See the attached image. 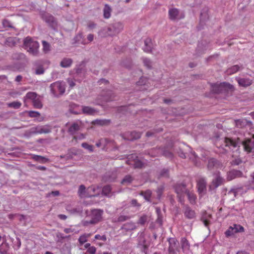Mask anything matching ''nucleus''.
Returning a JSON list of instances; mask_svg holds the SVG:
<instances>
[{
  "instance_id": "nucleus-26",
  "label": "nucleus",
  "mask_w": 254,
  "mask_h": 254,
  "mask_svg": "<svg viewBox=\"0 0 254 254\" xmlns=\"http://www.w3.org/2000/svg\"><path fill=\"white\" fill-rule=\"evenodd\" d=\"M32 158L36 161L40 162L41 163H46L49 161V159L43 156L33 155Z\"/></svg>"
},
{
  "instance_id": "nucleus-44",
  "label": "nucleus",
  "mask_w": 254,
  "mask_h": 254,
  "mask_svg": "<svg viewBox=\"0 0 254 254\" xmlns=\"http://www.w3.org/2000/svg\"><path fill=\"white\" fill-rule=\"evenodd\" d=\"M141 194L144 196V198L146 200L149 201V199H150V198L151 197V192L150 190H146V191H145L144 192H142L141 193Z\"/></svg>"
},
{
  "instance_id": "nucleus-14",
  "label": "nucleus",
  "mask_w": 254,
  "mask_h": 254,
  "mask_svg": "<svg viewBox=\"0 0 254 254\" xmlns=\"http://www.w3.org/2000/svg\"><path fill=\"white\" fill-rule=\"evenodd\" d=\"M206 181L203 178H200L197 181V186L198 191L201 195L204 193L206 190Z\"/></svg>"
},
{
  "instance_id": "nucleus-22",
  "label": "nucleus",
  "mask_w": 254,
  "mask_h": 254,
  "mask_svg": "<svg viewBox=\"0 0 254 254\" xmlns=\"http://www.w3.org/2000/svg\"><path fill=\"white\" fill-rule=\"evenodd\" d=\"M211 215L205 212L201 217V220L206 227H208L211 219Z\"/></svg>"
},
{
  "instance_id": "nucleus-24",
  "label": "nucleus",
  "mask_w": 254,
  "mask_h": 254,
  "mask_svg": "<svg viewBox=\"0 0 254 254\" xmlns=\"http://www.w3.org/2000/svg\"><path fill=\"white\" fill-rule=\"evenodd\" d=\"M185 215L186 217H187L189 219H192L195 217V212L190 209V208L187 207L186 209L185 212Z\"/></svg>"
},
{
  "instance_id": "nucleus-62",
  "label": "nucleus",
  "mask_w": 254,
  "mask_h": 254,
  "mask_svg": "<svg viewBox=\"0 0 254 254\" xmlns=\"http://www.w3.org/2000/svg\"><path fill=\"white\" fill-rule=\"evenodd\" d=\"M162 189H163L162 188H161V189L159 188L158 190L157 193H158V194L159 197L161 195V192L162 191Z\"/></svg>"
},
{
  "instance_id": "nucleus-1",
  "label": "nucleus",
  "mask_w": 254,
  "mask_h": 254,
  "mask_svg": "<svg viewBox=\"0 0 254 254\" xmlns=\"http://www.w3.org/2000/svg\"><path fill=\"white\" fill-rule=\"evenodd\" d=\"M23 46L24 49L32 55H38L39 44L38 42L33 40L31 37H27L24 40Z\"/></svg>"
},
{
  "instance_id": "nucleus-58",
  "label": "nucleus",
  "mask_w": 254,
  "mask_h": 254,
  "mask_svg": "<svg viewBox=\"0 0 254 254\" xmlns=\"http://www.w3.org/2000/svg\"><path fill=\"white\" fill-rule=\"evenodd\" d=\"M67 81L70 87H72L74 86L75 84L72 80L68 79Z\"/></svg>"
},
{
  "instance_id": "nucleus-40",
  "label": "nucleus",
  "mask_w": 254,
  "mask_h": 254,
  "mask_svg": "<svg viewBox=\"0 0 254 254\" xmlns=\"http://www.w3.org/2000/svg\"><path fill=\"white\" fill-rule=\"evenodd\" d=\"M225 84H227L226 83H220L219 84L216 83V84H214L213 86H212V87H213V91H214V92L215 93H218L220 92V90L219 89H217V88L220 87H222V86H224Z\"/></svg>"
},
{
  "instance_id": "nucleus-50",
  "label": "nucleus",
  "mask_w": 254,
  "mask_h": 254,
  "mask_svg": "<svg viewBox=\"0 0 254 254\" xmlns=\"http://www.w3.org/2000/svg\"><path fill=\"white\" fill-rule=\"evenodd\" d=\"M95 239L97 240H100L103 241H106V237L105 235H96L95 236Z\"/></svg>"
},
{
  "instance_id": "nucleus-43",
  "label": "nucleus",
  "mask_w": 254,
  "mask_h": 254,
  "mask_svg": "<svg viewBox=\"0 0 254 254\" xmlns=\"http://www.w3.org/2000/svg\"><path fill=\"white\" fill-rule=\"evenodd\" d=\"M42 44L43 47V51L45 52H48L50 50V44L46 42L45 41H42Z\"/></svg>"
},
{
  "instance_id": "nucleus-60",
  "label": "nucleus",
  "mask_w": 254,
  "mask_h": 254,
  "mask_svg": "<svg viewBox=\"0 0 254 254\" xmlns=\"http://www.w3.org/2000/svg\"><path fill=\"white\" fill-rule=\"evenodd\" d=\"M37 169L41 170V171H45L46 170V168L44 166H39L37 167Z\"/></svg>"
},
{
  "instance_id": "nucleus-39",
  "label": "nucleus",
  "mask_w": 254,
  "mask_h": 254,
  "mask_svg": "<svg viewBox=\"0 0 254 254\" xmlns=\"http://www.w3.org/2000/svg\"><path fill=\"white\" fill-rule=\"evenodd\" d=\"M132 179L130 176H126L122 181V184L123 185H128L130 184Z\"/></svg>"
},
{
  "instance_id": "nucleus-6",
  "label": "nucleus",
  "mask_w": 254,
  "mask_h": 254,
  "mask_svg": "<svg viewBox=\"0 0 254 254\" xmlns=\"http://www.w3.org/2000/svg\"><path fill=\"white\" fill-rule=\"evenodd\" d=\"M77 109L74 110L71 112L75 114H79L83 113L85 114L92 115L96 113V111L93 108L88 106H79L76 105Z\"/></svg>"
},
{
  "instance_id": "nucleus-18",
  "label": "nucleus",
  "mask_w": 254,
  "mask_h": 254,
  "mask_svg": "<svg viewBox=\"0 0 254 254\" xmlns=\"http://www.w3.org/2000/svg\"><path fill=\"white\" fill-rule=\"evenodd\" d=\"M220 165V163H218L214 158L210 159L208 161V168L209 170L212 169L213 168H217Z\"/></svg>"
},
{
  "instance_id": "nucleus-28",
  "label": "nucleus",
  "mask_w": 254,
  "mask_h": 254,
  "mask_svg": "<svg viewBox=\"0 0 254 254\" xmlns=\"http://www.w3.org/2000/svg\"><path fill=\"white\" fill-rule=\"evenodd\" d=\"M181 245H182V248L184 252L189 250V248H190V245H189V243L188 240L186 238H183L182 239Z\"/></svg>"
},
{
  "instance_id": "nucleus-29",
  "label": "nucleus",
  "mask_w": 254,
  "mask_h": 254,
  "mask_svg": "<svg viewBox=\"0 0 254 254\" xmlns=\"http://www.w3.org/2000/svg\"><path fill=\"white\" fill-rule=\"evenodd\" d=\"M91 236L90 234H84L80 236L78 242L80 245H83L87 242L88 239Z\"/></svg>"
},
{
  "instance_id": "nucleus-8",
  "label": "nucleus",
  "mask_w": 254,
  "mask_h": 254,
  "mask_svg": "<svg viewBox=\"0 0 254 254\" xmlns=\"http://www.w3.org/2000/svg\"><path fill=\"white\" fill-rule=\"evenodd\" d=\"M127 163L133 165L135 168H141L143 166V163L137 158L135 154H131L128 156Z\"/></svg>"
},
{
  "instance_id": "nucleus-36",
  "label": "nucleus",
  "mask_w": 254,
  "mask_h": 254,
  "mask_svg": "<svg viewBox=\"0 0 254 254\" xmlns=\"http://www.w3.org/2000/svg\"><path fill=\"white\" fill-rule=\"evenodd\" d=\"M78 193L81 197H86V191H85V188L84 186L81 185L80 186Z\"/></svg>"
},
{
  "instance_id": "nucleus-34",
  "label": "nucleus",
  "mask_w": 254,
  "mask_h": 254,
  "mask_svg": "<svg viewBox=\"0 0 254 254\" xmlns=\"http://www.w3.org/2000/svg\"><path fill=\"white\" fill-rule=\"evenodd\" d=\"M130 134L131 136L127 138L128 140L136 139L140 138L141 136V134L139 132L136 131L131 132Z\"/></svg>"
},
{
  "instance_id": "nucleus-23",
  "label": "nucleus",
  "mask_w": 254,
  "mask_h": 254,
  "mask_svg": "<svg viewBox=\"0 0 254 254\" xmlns=\"http://www.w3.org/2000/svg\"><path fill=\"white\" fill-rule=\"evenodd\" d=\"M74 43L85 45L87 44L81 33H79L74 38Z\"/></svg>"
},
{
  "instance_id": "nucleus-35",
  "label": "nucleus",
  "mask_w": 254,
  "mask_h": 254,
  "mask_svg": "<svg viewBox=\"0 0 254 254\" xmlns=\"http://www.w3.org/2000/svg\"><path fill=\"white\" fill-rule=\"evenodd\" d=\"M50 129L47 127H41L39 128H37L36 132L38 133H47L50 132Z\"/></svg>"
},
{
  "instance_id": "nucleus-4",
  "label": "nucleus",
  "mask_w": 254,
  "mask_h": 254,
  "mask_svg": "<svg viewBox=\"0 0 254 254\" xmlns=\"http://www.w3.org/2000/svg\"><path fill=\"white\" fill-rule=\"evenodd\" d=\"M225 146L231 149L234 153L232 155V157H237L239 156V145L240 142L239 141H236L229 138H226L224 140Z\"/></svg>"
},
{
  "instance_id": "nucleus-37",
  "label": "nucleus",
  "mask_w": 254,
  "mask_h": 254,
  "mask_svg": "<svg viewBox=\"0 0 254 254\" xmlns=\"http://www.w3.org/2000/svg\"><path fill=\"white\" fill-rule=\"evenodd\" d=\"M111 188L109 186H105L102 189V193L107 196H110Z\"/></svg>"
},
{
  "instance_id": "nucleus-15",
  "label": "nucleus",
  "mask_w": 254,
  "mask_h": 254,
  "mask_svg": "<svg viewBox=\"0 0 254 254\" xmlns=\"http://www.w3.org/2000/svg\"><path fill=\"white\" fill-rule=\"evenodd\" d=\"M152 42L150 38H146L144 40V46L143 48V50L145 52H150L151 51L152 49Z\"/></svg>"
},
{
  "instance_id": "nucleus-5",
  "label": "nucleus",
  "mask_w": 254,
  "mask_h": 254,
  "mask_svg": "<svg viewBox=\"0 0 254 254\" xmlns=\"http://www.w3.org/2000/svg\"><path fill=\"white\" fill-rule=\"evenodd\" d=\"M103 211L100 209H94L91 211L90 216L91 220L89 222L85 221L84 225L88 223L95 224L100 221L102 219Z\"/></svg>"
},
{
  "instance_id": "nucleus-3",
  "label": "nucleus",
  "mask_w": 254,
  "mask_h": 254,
  "mask_svg": "<svg viewBox=\"0 0 254 254\" xmlns=\"http://www.w3.org/2000/svg\"><path fill=\"white\" fill-rule=\"evenodd\" d=\"M176 192L178 195L181 201L185 195L188 196V199H189L191 203H194L195 200V196L192 192L187 191L186 186L184 185H179L176 188Z\"/></svg>"
},
{
  "instance_id": "nucleus-46",
  "label": "nucleus",
  "mask_w": 254,
  "mask_h": 254,
  "mask_svg": "<svg viewBox=\"0 0 254 254\" xmlns=\"http://www.w3.org/2000/svg\"><path fill=\"white\" fill-rule=\"evenodd\" d=\"M2 23L3 26L5 28H12V24L11 23V22L10 21H9L7 20L4 19L2 21Z\"/></svg>"
},
{
  "instance_id": "nucleus-30",
  "label": "nucleus",
  "mask_w": 254,
  "mask_h": 254,
  "mask_svg": "<svg viewBox=\"0 0 254 254\" xmlns=\"http://www.w3.org/2000/svg\"><path fill=\"white\" fill-rule=\"evenodd\" d=\"M38 97V95L33 92H29L26 95L25 98L32 100V102Z\"/></svg>"
},
{
  "instance_id": "nucleus-17",
  "label": "nucleus",
  "mask_w": 254,
  "mask_h": 254,
  "mask_svg": "<svg viewBox=\"0 0 254 254\" xmlns=\"http://www.w3.org/2000/svg\"><path fill=\"white\" fill-rule=\"evenodd\" d=\"M242 175V173L237 170H232L229 172L228 174V179L231 180L235 178L236 177H240Z\"/></svg>"
},
{
  "instance_id": "nucleus-56",
  "label": "nucleus",
  "mask_w": 254,
  "mask_h": 254,
  "mask_svg": "<svg viewBox=\"0 0 254 254\" xmlns=\"http://www.w3.org/2000/svg\"><path fill=\"white\" fill-rule=\"evenodd\" d=\"M95 122L96 123V124L101 125H103L105 124V121L103 120H96Z\"/></svg>"
},
{
  "instance_id": "nucleus-52",
  "label": "nucleus",
  "mask_w": 254,
  "mask_h": 254,
  "mask_svg": "<svg viewBox=\"0 0 254 254\" xmlns=\"http://www.w3.org/2000/svg\"><path fill=\"white\" fill-rule=\"evenodd\" d=\"M44 72V69L42 67H39L36 70V74H43Z\"/></svg>"
},
{
  "instance_id": "nucleus-11",
  "label": "nucleus",
  "mask_w": 254,
  "mask_h": 254,
  "mask_svg": "<svg viewBox=\"0 0 254 254\" xmlns=\"http://www.w3.org/2000/svg\"><path fill=\"white\" fill-rule=\"evenodd\" d=\"M242 145L246 151L248 152L252 151V150L254 149V134H253L252 138L243 142Z\"/></svg>"
},
{
  "instance_id": "nucleus-54",
  "label": "nucleus",
  "mask_w": 254,
  "mask_h": 254,
  "mask_svg": "<svg viewBox=\"0 0 254 254\" xmlns=\"http://www.w3.org/2000/svg\"><path fill=\"white\" fill-rule=\"evenodd\" d=\"M0 254H7V250H3V246L2 245H1L0 246Z\"/></svg>"
},
{
  "instance_id": "nucleus-49",
  "label": "nucleus",
  "mask_w": 254,
  "mask_h": 254,
  "mask_svg": "<svg viewBox=\"0 0 254 254\" xmlns=\"http://www.w3.org/2000/svg\"><path fill=\"white\" fill-rule=\"evenodd\" d=\"M73 138L76 140H82L85 138V135L82 133H80L79 134L74 135Z\"/></svg>"
},
{
  "instance_id": "nucleus-7",
  "label": "nucleus",
  "mask_w": 254,
  "mask_h": 254,
  "mask_svg": "<svg viewBox=\"0 0 254 254\" xmlns=\"http://www.w3.org/2000/svg\"><path fill=\"white\" fill-rule=\"evenodd\" d=\"M51 91L55 96L62 95L64 93V87L62 82H56L51 85Z\"/></svg>"
},
{
  "instance_id": "nucleus-16",
  "label": "nucleus",
  "mask_w": 254,
  "mask_h": 254,
  "mask_svg": "<svg viewBox=\"0 0 254 254\" xmlns=\"http://www.w3.org/2000/svg\"><path fill=\"white\" fill-rule=\"evenodd\" d=\"M28 115L31 118H38L37 119L38 122H42L44 120V117L40 116V114L39 112L37 111H29L27 112Z\"/></svg>"
},
{
  "instance_id": "nucleus-20",
  "label": "nucleus",
  "mask_w": 254,
  "mask_h": 254,
  "mask_svg": "<svg viewBox=\"0 0 254 254\" xmlns=\"http://www.w3.org/2000/svg\"><path fill=\"white\" fill-rule=\"evenodd\" d=\"M237 81L239 84L242 86H248L252 84L251 80L246 78H238Z\"/></svg>"
},
{
  "instance_id": "nucleus-63",
  "label": "nucleus",
  "mask_w": 254,
  "mask_h": 254,
  "mask_svg": "<svg viewBox=\"0 0 254 254\" xmlns=\"http://www.w3.org/2000/svg\"><path fill=\"white\" fill-rule=\"evenodd\" d=\"M192 156L190 157V158L192 159H196V155L194 152H191Z\"/></svg>"
},
{
  "instance_id": "nucleus-10",
  "label": "nucleus",
  "mask_w": 254,
  "mask_h": 254,
  "mask_svg": "<svg viewBox=\"0 0 254 254\" xmlns=\"http://www.w3.org/2000/svg\"><path fill=\"white\" fill-rule=\"evenodd\" d=\"M169 243V252L170 254H175L176 251H178L179 243L175 238H170L168 240Z\"/></svg>"
},
{
  "instance_id": "nucleus-45",
  "label": "nucleus",
  "mask_w": 254,
  "mask_h": 254,
  "mask_svg": "<svg viewBox=\"0 0 254 254\" xmlns=\"http://www.w3.org/2000/svg\"><path fill=\"white\" fill-rule=\"evenodd\" d=\"M81 145L83 148L88 150L90 152H92L93 151V146L91 145H89L88 143L84 142L82 143Z\"/></svg>"
},
{
  "instance_id": "nucleus-48",
  "label": "nucleus",
  "mask_w": 254,
  "mask_h": 254,
  "mask_svg": "<svg viewBox=\"0 0 254 254\" xmlns=\"http://www.w3.org/2000/svg\"><path fill=\"white\" fill-rule=\"evenodd\" d=\"M96 252V249L95 247L91 246L87 249V252L90 254H95Z\"/></svg>"
},
{
  "instance_id": "nucleus-13",
  "label": "nucleus",
  "mask_w": 254,
  "mask_h": 254,
  "mask_svg": "<svg viewBox=\"0 0 254 254\" xmlns=\"http://www.w3.org/2000/svg\"><path fill=\"white\" fill-rule=\"evenodd\" d=\"M222 182L223 179L219 175H216L214 178L213 179L211 184L209 186V189L211 190L216 189L222 183Z\"/></svg>"
},
{
  "instance_id": "nucleus-25",
  "label": "nucleus",
  "mask_w": 254,
  "mask_h": 254,
  "mask_svg": "<svg viewBox=\"0 0 254 254\" xmlns=\"http://www.w3.org/2000/svg\"><path fill=\"white\" fill-rule=\"evenodd\" d=\"M123 228L127 231L132 230L136 228V225L132 222H128L123 225Z\"/></svg>"
},
{
  "instance_id": "nucleus-55",
  "label": "nucleus",
  "mask_w": 254,
  "mask_h": 254,
  "mask_svg": "<svg viewBox=\"0 0 254 254\" xmlns=\"http://www.w3.org/2000/svg\"><path fill=\"white\" fill-rule=\"evenodd\" d=\"M94 36L92 34H89L87 36V40L89 42H91L93 40Z\"/></svg>"
},
{
  "instance_id": "nucleus-9",
  "label": "nucleus",
  "mask_w": 254,
  "mask_h": 254,
  "mask_svg": "<svg viewBox=\"0 0 254 254\" xmlns=\"http://www.w3.org/2000/svg\"><path fill=\"white\" fill-rule=\"evenodd\" d=\"M244 228L240 225L234 224L230 226L229 228L226 231L225 235L227 236H230L237 232H243Z\"/></svg>"
},
{
  "instance_id": "nucleus-61",
  "label": "nucleus",
  "mask_w": 254,
  "mask_h": 254,
  "mask_svg": "<svg viewBox=\"0 0 254 254\" xmlns=\"http://www.w3.org/2000/svg\"><path fill=\"white\" fill-rule=\"evenodd\" d=\"M236 254H250L248 252L245 251H240Z\"/></svg>"
},
{
  "instance_id": "nucleus-21",
  "label": "nucleus",
  "mask_w": 254,
  "mask_h": 254,
  "mask_svg": "<svg viewBox=\"0 0 254 254\" xmlns=\"http://www.w3.org/2000/svg\"><path fill=\"white\" fill-rule=\"evenodd\" d=\"M80 123H74L72 124L69 128V131L72 134H74L76 131L80 128Z\"/></svg>"
},
{
  "instance_id": "nucleus-31",
  "label": "nucleus",
  "mask_w": 254,
  "mask_h": 254,
  "mask_svg": "<svg viewBox=\"0 0 254 254\" xmlns=\"http://www.w3.org/2000/svg\"><path fill=\"white\" fill-rule=\"evenodd\" d=\"M8 107L13 108L14 109H19L21 106V103L18 101H14L7 104Z\"/></svg>"
},
{
  "instance_id": "nucleus-12",
  "label": "nucleus",
  "mask_w": 254,
  "mask_h": 254,
  "mask_svg": "<svg viewBox=\"0 0 254 254\" xmlns=\"http://www.w3.org/2000/svg\"><path fill=\"white\" fill-rule=\"evenodd\" d=\"M101 191V189L98 187L91 186L86 190V197H92L98 195Z\"/></svg>"
},
{
  "instance_id": "nucleus-2",
  "label": "nucleus",
  "mask_w": 254,
  "mask_h": 254,
  "mask_svg": "<svg viewBox=\"0 0 254 254\" xmlns=\"http://www.w3.org/2000/svg\"><path fill=\"white\" fill-rule=\"evenodd\" d=\"M123 29V25L121 23H115L111 27L105 28L99 32L101 37L113 36L119 33Z\"/></svg>"
},
{
  "instance_id": "nucleus-51",
  "label": "nucleus",
  "mask_w": 254,
  "mask_h": 254,
  "mask_svg": "<svg viewBox=\"0 0 254 254\" xmlns=\"http://www.w3.org/2000/svg\"><path fill=\"white\" fill-rule=\"evenodd\" d=\"M72 64V60L70 59H64V67L69 66Z\"/></svg>"
},
{
  "instance_id": "nucleus-59",
  "label": "nucleus",
  "mask_w": 254,
  "mask_h": 254,
  "mask_svg": "<svg viewBox=\"0 0 254 254\" xmlns=\"http://www.w3.org/2000/svg\"><path fill=\"white\" fill-rule=\"evenodd\" d=\"M22 79V76H21V75H17V76L16 77L15 81H16V82H20V81H21Z\"/></svg>"
},
{
  "instance_id": "nucleus-57",
  "label": "nucleus",
  "mask_w": 254,
  "mask_h": 254,
  "mask_svg": "<svg viewBox=\"0 0 254 254\" xmlns=\"http://www.w3.org/2000/svg\"><path fill=\"white\" fill-rule=\"evenodd\" d=\"M164 155L168 157H170V158L173 156L172 154L169 152H164Z\"/></svg>"
},
{
  "instance_id": "nucleus-41",
  "label": "nucleus",
  "mask_w": 254,
  "mask_h": 254,
  "mask_svg": "<svg viewBox=\"0 0 254 254\" xmlns=\"http://www.w3.org/2000/svg\"><path fill=\"white\" fill-rule=\"evenodd\" d=\"M143 62L144 65L148 68H150L152 67V62L150 60L147 58L143 59Z\"/></svg>"
},
{
  "instance_id": "nucleus-27",
  "label": "nucleus",
  "mask_w": 254,
  "mask_h": 254,
  "mask_svg": "<svg viewBox=\"0 0 254 254\" xmlns=\"http://www.w3.org/2000/svg\"><path fill=\"white\" fill-rule=\"evenodd\" d=\"M240 68L241 67L238 65H235L229 68L227 70L226 72L228 74H232L239 71Z\"/></svg>"
},
{
  "instance_id": "nucleus-32",
  "label": "nucleus",
  "mask_w": 254,
  "mask_h": 254,
  "mask_svg": "<svg viewBox=\"0 0 254 254\" xmlns=\"http://www.w3.org/2000/svg\"><path fill=\"white\" fill-rule=\"evenodd\" d=\"M33 104L35 108L40 109L42 107V104L41 102L39 96L33 101Z\"/></svg>"
},
{
  "instance_id": "nucleus-53",
  "label": "nucleus",
  "mask_w": 254,
  "mask_h": 254,
  "mask_svg": "<svg viewBox=\"0 0 254 254\" xmlns=\"http://www.w3.org/2000/svg\"><path fill=\"white\" fill-rule=\"evenodd\" d=\"M127 218H128V217L126 216L121 215L118 218V221H121V222L124 221L126 220Z\"/></svg>"
},
{
  "instance_id": "nucleus-19",
  "label": "nucleus",
  "mask_w": 254,
  "mask_h": 254,
  "mask_svg": "<svg viewBox=\"0 0 254 254\" xmlns=\"http://www.w3.org/2000/svg\"><path fill=\"white\" fill-rule=\"evenodd\" d=\"M44 20L46 21L49 25L53 28H55L57 24L56 21L54 19V17H43Z\"/></svg>"
},
{
  "instance_id": "nucleus-64",
  "label": "nucleus",
  "mask_w": 254,
  "mask_h": 254,
  "mask_svg": "<svg viewBox=\"0 0 254 254\" xmlns=\"http://www.w3.org/2000/svg\"><path fill=\"white\" fill-rule=\"evenodd\" d=\"M95 26V25L94 24V23H90L89 25H88V27L91 28V29H92L93 28H94Z\"/></svg>"
},
{
  "instance_id": "nucleus-47",
  "label": "nucleus",
  "mask_w": 254,
  "mask_h": 254,
  "mask_svg": "<svg viewBox=\"0 0 254 254\" xmlns=\"http://www.w3.org/2000/svg\"><path fill=\"white\" fill-rule=\"evenodd\" d=\"M59 194H60V192L58 190L52 191L51 192H49V193L46 194V197H50L52 196H58L59 195Z\"/></svg>"
},
{
  "instance_id": "nucleus-38",
  "label": "nucleus",
  "mask_w": 254,
  "mask_h": 254,
  "mask_svg": "<svg viewBox=\"0 0 254 254\" xmlns=\"http://www.w3.org/2000/svg\"><path fill=\"white\" fill-rule=\"evenodd\" d=\"M179 14V10L176 8H173L169 10V16H178Z\"/></svg>"
},
{
  "instance_id": "nucleus-42",
  "label": "nucleus",
  "mask_w": 254,
  "mask_h": 254,
  "mask_svg": "<svg viewBox=\"0 0 254 254\" xmlns=\"http://www.w3.org/2000/svg\"><path fill=\"white\" fill-rule=\"evenodd\" d=\"M148 217L146 215H144L140 217L138 220V223L140 225H144L147 221Z\"/></svg>"
},
{
  "instance_id": "nucleus-33",
  "label": "nucleus",
  "mask_w": 254,
  "mask_h": 254,
  "mask_svg": "<svg viewBox=\"0 0 254 254\" xmlns=\"http://www.w3.org/2000/svg\"><path fill=\"white\" fill-rule=\"evenodd\" d=\"M103 11L104 16H110L112 11V8L109 5L106 4L105 5Z\"/></svg>"
}]
</instances>
